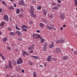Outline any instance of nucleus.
Wrapping results in <instances>:
<instances>
[{
  "mask_svg": "<svg viewBox=\"0 0 77 77\" xmlns=\"http://www.w3.org/2000/svg\"><path fill=\"white\" fill-rule=\"evenodd\" d=\"M19 60H17V65H20L21 63H23V61L22 59L21 58H19Z\"/></svg>",
  "mask_w": 77,
  "mask_h": 77,
  "instance_id": "nucleus-1",
  "label": "nucleus"
},
{
  "mask_svg": "<svg viewBox=\"0 0 77 77\" xmlns=\"http://www.w3.org/2000/svg\"><path fill=\"white\" fill-rule=\"evenodd\" d=\"M22 56H24V57H26L25 55H27V56H29V54L27 52L24 51H22Z\"/></svg>",
  "mask_w": 77,
  "mask_h": 77,
  "instance_id": "nucleus-2",
  "label": "nucleus"
},
{
  "mask_svg": "<svg viewBox=\"0 0 77 77\" xmlns=\"http://www.w3.org/2000/svg\"><path fill=\"white\" fill-rule=\"evenodd\" d=\"M55 53H59L61 51V49L59 48H57L55 49L54 51Z\"/></svg>",
  "mask_w": 77,
  "mask_h": 77,
  "instance_id": "nucleus-3",
  "label": "nucleus"
},
{
  "mask_svg": "<svg viewBox=\"0 0 77 77\" xmlns=\"http://www.w3.org/2000/svg\"><path fill=\"white\" fill-rule=\"evenodd\" d=\"M4 19L5 21H9V18H8V16L6 14H5L4 16Z\"/></svg>",
  "mask_w": 77,
  "mask_h": 77,
  "instance_id": "nucleus-4",
  "label": "nucleus"
},
{
  "mask_svg": "<svg viewBox=\"0 0 77 77\" xmlns=\"http://www.w3.org/2000/svg\"><path fill=\"white\" fill-rule=\"evenodd\" d=\"M34 8H33V6H31L30 8V12L31 14H33V11H34Z\"/></svg>",
  "mask_w": 77,
  "mask_h": 77,
  "instance_id": "nucleus-5",
  "label": "nucleus"
},
{
  "mask_svg": "<svg viewBox=\"0 0 77 77\" xmlns=\"http://www.w3.org/2000/svg\"><path fill=\"white\" fill-rule=\"evenodd\" d=\"M34 48H35V45H32L31 46H30L29 48H28V49L30 50H32V49H33Z\"/></svg>",
  "mask_w": 77,
  "mask_h": 77,
  "instance_id": "nucleus-6",
  "label": "nucleus"
},
{
  "mask_svg": "<svg viewBox=\"0 0 77 77\" xmlns=\"http://www.w3.org/2000/svg\"><path fill=\"white\" fill-rule=\"evenodd\" d=\"M33 37L35 38V39H38V35H37L36 34H34L33 35Z\"/></svg>",
  "mask_w": 77,
  "mask_h": 77,
  "instance_id": "nucleus-7",
  "label": "nucleus"
},
{
  "mask_svg": "<svg viewBox=\"0 0 77 77\" xmlns=\"http://www.w3.org/2000/svg\"><path fill=\"white\" fill-rule=\"evenodd\" d=\"M60 17L62 19H64L65 18V16L64 14H61L60 15Z\"/></svg>",
  "mask_w": 77,
  "mask_h": 77,
  "instance_id": "nucleus-8",
  "label": "nucleus"
},
{
  "mask_svg": "<svg viewBox=\"0 0 77 77\" xmlns=\"http://www.w3.org/2000/svg\"><path fill=\"white\" fill-rule=\"evenodd\" d=\"M51 56L49 55L48 57L47 61H48V62H50V61H51Z\"/></svg>",
  "mask_w": 77,
  "mask_h": 77,
  "instance_id": "nucleus-9",
  "label": "nucleus"
},
{
  "mask_svg": "<svg viewBox=\"0 0 77 77\" xmlns=\"http://www.w3.org/2000/svg\"><path fill=\"white\" fill-rule=\"evenodd\" d=\"M42 21H44V22L45 23V24H47L48 23V22L47 21V20L46 19H45L44 18H43L42 19Z\"/></svg>",
  "mask_w": 77,
  "mask_h": 77,
  "instance_id": "nucleus-10",
  "label": "nucleus"
},
{
  "mask_svg": "<svg viewBox=\"0 0 77 77\" xmlns=\"http://www.w3.org/2000/svg\"><path fill=\"white\" fill-rule=\"evenodd\" d=\"M15 32L16 33H17V34L18 35H19V36H21V33L18 30H16L15 31Z\"/></svg>",
  "mask_w": 77,
  "mask_h": 77,
  "instance_id": "nucleus-11",
  "label": "nucleus"
},
{
  "mask_svg": "<svg viewBox=\"0 0 77 77\" xmlns=\"http://www.w3.org/2000/svg\"><path fill=\"white\" fill-rule=\"evenodd\" d=\"M24 4V1L20 0L19 2V4L20 5H23Z\"/></svg>",
  "mask_w": 77,
  "mask_h": 77,
  "instance_id": "nucleus-12",
  "label": "nucleus"
},
{
  "mask_svg": "<svg viewBox=\"0 0 77 77\" xmlns=\"http://www.w3.org/2000/svg\"><path fill=\"white\" fill-rule=\"evenodd\" d=\"M2 4H3V5H4V6H5L6 7H7V6H8V4H6V2H5L4 1H2Z\"/></svg>",
  "mask_w": 77,
  "mask_h": 77,
  "instance_id": "nucleus-13",
  "label": "nucleus"
},
{
  "mask_svg": "<svg viewBox=\"0 0 77 77\" xmlns=\"http://www.w3.org/2000/svg\"><path fill=\"white\" fill-rule=\"evenodd\" d=\"M64 42L63 41L60 40L57 41H56V43H62V42Z\"/></svg>",
  "mask_w": 77,
  "mask_h": 77,
  "instance_id": "nucleus-14",
  "label": "nucleus"
},
{
  "mask_svg": "<svg viewBox=\"0 0 77 77\" xmlns=\"http://www.w3.org/2000/svg\"><path fill=\"white\" fill-rule=\"evenodd\" d=\"M54 47V43L53 42H52L51 43V44L50 45L49 47L50 48H53Z\"/></svg>",
  "mask_w": 77,
  "mask_h": 77,
  "instance_id": "nucleus-15",
  "label": "nucleus"
},
{
  "mask_svg": "<svg viewBox=\"0 0 77 77\" xmlns=\"http://www.w3.org/2000/svg\"><path fill=\"white\" fill-rule=\"evenodd\" d=\"M46 27L47 28V29H50V30L53 29V27H52L48 25H46Z\"/></svg>",
  "mask_w": 77,
  "mask_h": 77,
  "instance_id": "nucleus-16",
  "label": "nucleus"
},
{
  "mask_svg": "<svg viewBox=\"0 0 77 77\" xmlns=\"http://www.w3.org/2000/svg\"><path fill=\"white\" fill-rule=\"evenodd\" d=\"M68 58V56H64L63 57L62 59L63 60H66Z\"/></svg>",
  "mask_w": 77,
  "mask_h": 77,
  "instance_id": "nucleus-17",
  "label": "nucleus"
},
{
  "mask_svg": "<svg viewBox=\"0 0 77 77\" xmlns=\"http://www.w3.org/2000/svg\"><path fill=\"white\" fill-rule=\"evenodd\" d=\"M43 12L45 16H46L47 14V12L45 11V10H43Z\"/></svg>",
  "mask_w": 77,
  "mask_h": 77,
  "instance_id": "nucleus-18",
  "label": "nucleus"
},
{
  "mask_svg": "<svg viewBox=\"0 0 77 77\" xmlns=\"http://www.w3.org/2000/svg\"><path fill=\"white\" fill-rule=\"evenodd\" d=\"M10 35H11V36H15V33L12 32H11L10 33Z\"/></svg>",
  "mask_w": 77,
  "mask_h": 77,
  "instance_id": "nucleus-19",
  "label": "nucleus"
},
{
  "mask_svg": "<svg viewBox=\"0 0 77 77\" xmlns=\"http://www.w3.org/2000/svg\"><path fill=\"white\" fill-rule=\"evenodd\" d=\"M8 9H9L11 10H14V6H11L10 7H8Z\"/></svg>",
  "mask_w": 77,
  "mask_h": 77,
  "instance_id": "nucleus-20",
  "label": "nucleus"
},
{
  "mask_svg": "<svg viewBox=\"0 0 77 77\" xmlns=\"http://www.w3.org/2000/svg\"><path fill=\"white\" fill-rule=\"evenodd\" d=\"M12 63L13 65H17V62L15 60H13L12 61Z\"/></svg>",
  "mask_w": 77,
  "mask_h": 77,
  "instance_id": "nucleus-21",
  "label": "nucleus"
},
{
  "mask_svg": "<svg viewBox=\"0 0 77 77\" xmlns=\"http://www.w3.org/2000/svg\"><path fill=\"white\" fill-rule=\"evenodd\" d=\"M8 66L9 68H10V69H12V64H8Z\"/></svg>",
  "mask_w": 77,
  "mask_h": 77,
  "instance_id": "nucleus-22",
  "label": "nucleus"
},
{
  "mask_svg": "<svg viewBox=\"0 0 77 77\" xmlns=\"http://www.w3.org/2000/svg\"><path fill=\"white\" fill-rule=\"evenodd\" d=\"M15 26H16V30H21V29H20V27L17 26V25H16Z\"/></svg>",
  "mask_w": 77,
  "mask_h": 77,
  "instance_id": "nucleus-23",
  "label": "nucleus"
},
{
  "mask_svg": "<svg viewBox=\"0 0 77 77\" xmlns=\"http://www.w3.org/2000/svg\"><path fill=\"white\" fill-rule=\"evenodd\" d=\"M4 24H5V22H2L0 24L1 27H3V26H4Z\"/></svg>",
  "mask_w": 77,
  "mask_h": 77,
  "instance_id": "nucleus-24",
  "label": "nucleus"
},
{
  "mask_svg": "<svg viewBox=\"0 0 77 77\" xmlns=\"http://www.w3.org/2000/svg\"><path fill=\"white\" fill-rule=\"evenodd\" d=\"M33 74V77H37V76H36V73L35 72H34Z\"/></svg>",
  "mask_w": 77,
  "mask_h": 77,
  "instance_id": "nucleus-25",
  "label": "nucleus"
},
{
  "mask_svg": "<svg viewBox=\"0 0 77 77\" xmlns=\"http://www.w3.org/2000/svg\"><path fill=\"white\" fill-rule=\"evenodd\" d=\"M8 30H9V31H10V32H11V31H12V28H11V27H8Z\"/></svg>",
  "mask_w": 77,
  "mask_h": 77,
  "instance_id": "nucleus-26",
  "label": "nucleus"
},
{
  "mask_svg": "<svg viewBox=\"0 0 77 77\" xmlns=\"http://www.w3.org/2000/svg\"><path fill=\"white\" fill-rule=\"evenodd\" d=\"M16 13L17 14H18L20 13V9L18 8L17 9Z\"/></svg>",
  "mask_w": 77,
  "mask_h": 77,
  "instance_id": "nucleus-27",
  "label": "nucleus"
},
{
  "mask_svg": "<svg viewBox=\"0 0 77 77\" xmlns=\"http://www.w3.org/2000/svg\"><path fill=\"white\" fill-rule=\"evenodd\" d=\"M57 9H58V8H57V6H55L53 8H52V10L54 9V10H57Z\"/></svg>",
  "mask_w": 77,
  "mask_h": 77,
  "instance_id": "nucleus-28",
  "label": "nucleus"
},
{
  "mask_svg": "<svg viewBox=\"0 0 77 77\" xmlns=\"http://www.w3.org/2000/svg\"><path fill=\"white\" fill-rule=\"evenodd\" d=\"M74 4L75 5V6H77V0H74Z\"/></svg>",
  "mask_w": 77,
  "mask_h": 77,
  "instance_id": "nucleus-29",
  "label": "nucleus"
},
{
  "mask_svg": "<svg viewBox=\"0 0 77 77\" xmlns=\"http://www.w3.org/2000/svg\"><path fill=\"white\" fill-rule=\"evenodd\" d=\"M2 40L3 41H4V42H5L7 40V37H6L5 38H3L2 39Z\"/></svg>",
  "mask_w": 77,
  "mask_h": 77,
  "instance_id": "nucleus-30",
  "label": "nucleus"
},
{
  "mask_svg": "<svg viewBox=\"0 0 77 77\" xmlns=\"http://www.w3.org/2000/svg\"><path fill=\"white\" fill-rule=\"evenodd\" d=\"M40 40L41 41V43H43V42H44V39L43 38H41L40 39Z\"/></svg>",
  "mask_w": 77,
  "mask_h": 77,
  "instance_id": "nucleus-31",
  "label": "nucleus"
},
{
  "mask_svg": "<svg viewBox=\"0 0 77 77\" xmlns=\"http://www.w3.org/2000/svg\"><path fill=\"white\" fill-rule=\"evenodd\" d=\"M39 25L41 27H44V24H43V23H40Z\"/></svg>",
  "mask_w": 77,
  "mask_h": 77,
  "instance_id": "nucleus-32",
  "label": "nucleus"
},
{
  "mask_svg": "<svg viewBox=\"0 0 77 77\" xmlns=\"http://www.w3.org/2000/svg\"><path fill=\"white\" fill-rule=\"evenodd\" d=\"M37 9L38 10H40V9H41V6H38L37 8Z\"/></svg>",
  "mask_w": 77,
  "mask_h": 77,
  "instance_id": "nucleus-33",
  "label": "nucleus"
},
{
  "mask_svg": "<svg viewBox=\"0 0 77 77\" xmlns=\"http://www.w3.org/2000/svg\"><path fill=\"white\" fill-rule=\"evenodd\" d=\"M8 65H12V61L11 60H8Z\"/></svg>",
  "mask_w": 77,
  "mask_h": 77,
  "instance_id": "nucleus-34",
  "label": "nucleus"
},
{
  "mask_svg": "<svg viewBox=\"0 0 77 77\" xmlns=\"http://www.w3.org/2000/svg\"><path fill=\"white\" fill-rule=\"evenodd\" d=\"M22 29L23 32H27V29L25 28Z\"/></svg>",
  "mask_w": 77,
  "mask_h": 77,
  "instance_id": "nucleus-35",
  "label": "nucleus"
},
{
  "mask_svg": "<svg viewBox=\"0 0 77 77\" xmlns=\"http://www.w3.org/2000/svg\"><path fill=\"white\" fill-rule=\"evenodd\" d=\"M28 63L29 64V65H33V63L32 62L30 61H29L28 62Z\"/></svg>",
  "mask_w": 77,
  "mask_h": 77,
  "instance_id": "nucleus-36",
  "label": "nucleus"
},
{
  "mask_svg": "<svg viewBox=\"0 0 77 77\" xmlns=\"http://www.w3.org/2000/svg\"><path fill=\"white\" fill-rule=\"evenodd\" d=\"M47 43L46 42H45L44 44V47H47Z\"/></svg>",
  "mask_w": 77,
  "mask_h": 77,
  "instance_id": "nucleus-37",
  "label": "nucleus"
},
{
  "mask_svg": "<svg viewBox=\"0 0 77 77\" xmlns=\"http://www.w3.org/2000/svg\"><path fill=\"white\" fill-rule=\"evenodd\" d=\"M29 53H33V50H32L30 51H29Z\"/></svg>",
  "mask_w": 77,
  "mask_h": 77,
  "instance_id": "nucleus-38",
  "label": "nucleus"
},
{
  "mask_svg": "<svg viewBox=\"0 0 77 77\" xmlns=\"http://www.w3.org/2000/svg\"><path fill=\"white\" fill-rule=\"evenodd\" d=\"M2 57V59L3 60H5V57H4V56H2V57Z\"/></svg>",
  "mask_w": 77,
  "mask_h": 77,
  "instance_id": "nucleus-39",
  "label": "nucleus"
},
{
  "mask_svg": "<svg viewBox=\"0 0 77 77\" xmlns=\"http://www.w3.org/2000/svg\"><path fill=\"white\" fill-rule=\"evenodd\" d=\"M9 67L8 66V65L6 66H5V69H7V68H9Z\"/></svg>",
  "mask_w": 77,
  "mask_h": 77,
  "instance_id": "nucleus-40",
  "label": "nucleus"
},
{
  "mask_svg": "<svg viewBox=\"0 0 77 77\" xmlns=\"http://www.w3.org/2000/svg\"><path fill=\"white\" fill-rule=\"evenodd\" d=\"M47 50V47H44L43 48V50L44 51H45Z\"/></svg>",
  "mask_w": 77,
  "mask_h": 77,
  "instance_id": "nucleus-41",
  "label": "nucleus"
},
{
  "mask_svg": "<svg viewBox=\"0 0 77 77\" xmlns=\"http://www.w3.org/2000/svg\"><path fill=\"white\" fill-rule=\"evenodd\" d=\"M31 16L32 17H33V18H35V14H33V13H31Z\"/></svg>",
  "mask_w": 77,
  "mask_h": 77,
  "instance_id": "nucleus-42",
  "label": "nucleus"
},
{
  "mask_svg": "<svg viewBox=\"0 0 77 77\" xmlns=\"http://www.w3.org/2000/svg\"><path fill=\"white\" fill-rule=\"evenodd\" d=\"M52 59L53 60H54V61H56V60H57L56 59L54 58H52Z\"/></svg>",
  "mask_w": 77,
  "mask_h": 77,
  "instance_id": "nucleus-43",
  "label": "nucleus"
},
{
  "mask_svg": "<svg viewBox=\"0 0 77 77\" xmlns=\"http://www.w3.org/2000/svg\"><path fill=\"white\" fill-rule=\"evenodd\" d=\"M35 59H38L39 57H38L37 56H35Z\"/></svg>",
  "mask_w": 77,
  "mask_h": 77,
  "instance_id": "nucleus-44",
  "label": "nucleus"
},
{
  "mask_svg": "<svg viewBox=\"0 0 77 77\" xmlns=\"http://www.w3.org/2000/svg\"><path fill=\"white\" fill-rule=\"evenodd\" d=\"M29 24H33V21H29Z\"/></svg>",
  "mask_w": 77,
  "mask_h": 77,
  "instance_id": "nucleus-45",
  "label": "nucleus"
},
{
  "mask_svg": "<svg viewBox=\"0 0 77 77\" xmlns=\"http://www.w3.org/2000/svg\"><path fill=\"white\" fill-rule=\"evenodd\" d=\"M52 6H55L56 5V3L55 2H53L52 3Z\"/></svg>",
  "mask_w": 77,
  "mask_h": 77,
  "instance_id": "nucleus-46",
  "label": "nucleus"
},
{
  "mask_svg": "<svg viewBox=\"0 0 77 77\" xmlns=\"http://www.w3.org/2000/svg\"><path fill=\"white\" fill-rule=\"evenodd\" d=\"M57 7H59V8H60V5L59 4H57Z\"/></svg>",
  "mask_w": 77,
  "mask_h": 77,
  "instance_id": "nucleus-47",
  "label": "nucleus"
},
{
  "mask_svg": "<svg viewBox=\"0 0 77 77\" xmlns=\"http://www.w3.org/2000/svg\"><path fill=\"white\" fill-rule=\"evenodd\" d=\"M19 16L20 17H23L22 14H19Z\"/></svg>",
  "mask_w": 77,
  "mask_h": 77,
  "instance_id": "nucleus-48",
  "label": "nucleus"
},
{
  "mask_svg": "<svg viewBox=\"0 0 77 77\" xmlns=\"http://www.w3.org/2000/svg\"><path fill=\"white\" fill-rule=\"evenodd\" d=\"M44 65H45V66H47V63L46 62H44Z\"/></svg>",
  "mask_w": 77,
  "mask_h": 77,
  "instance_id": "nucleus-49",
  "label": "nucleus"
},
{
  "mask_svg": "<svg viewBox=\"0 0 77 77\" xmlns=\"http://www.w3.org/2000/svg\"><path fill=\"white\" fill-rule=\"evenodd\" d=\"M24 27L26 29H28L27 27V26L25 25H24Z\"/></svg>",
  "mask_w": 77,
  "mask_h": 77,
  "instance_id": "nucleus-50",
  "label": "nucleus"
},
{
  "mask_svg": "<svg viewBox=\"0 0 77 77\" xmlns=\"http://www.w3.org/2000/svg\"><path fill=\"white\" fill-rule=\"evenodd\" d=\"M41 38V35H38V38Z\"/></svg>",
  "mask_w": 77,
  "mask_h": 77,
  "instance_id": "nucleus-51",
  "label": "nucleus"
},
{
  "mask_svg": "<svg viewBox=\"0 0 77 77\" xmlns=\"http://www.w3.org/2000/svg\"><path fill=\"white\" fill-rule=\"evenodd\" d=\"M32 2L33 3H36V1H32Z\"/></svg>",
  "mask_w": 77,
  "mask_h": 77,
  "instance_id": "nucleus-52",
  "label": "nucleus"
},
{
  "mask_svg": "<svg viewBox=\"0 0 77 77\" xmlns=\"http://www.w3.org/2000/svg\"><path fill=\"white\" fill-rule=\"evenodd\" d=\"M50 18H53V15H50Z\"/></svg>",
  "mask_w": 77,
  "mask_h": 77,
  "instance_id": "nucleus-53",
  "label": "nucleus"
},
{
  "mask_svg": "<svg viewBox=\"0 0 77 77\" xmlns=\"http://www.w3.org/2000/svg\"><path fill=\"white\" fill-rule=\"evenodd\" d=\"M17 75L18 77H21V75H18V74H17Z\"/></svg>",
  "mask_w": 77,
  "mask_h": 77,
  "instance_id": "nucleus-54",
  "label": "nucleus"
},
{
  "mask_svg": "<svg viewBox=\"0 0 77 77\" xmlns=\"http://www.w3.org/2000/svg\"><path fill=\"white\" fill-rule=\"evenodd\" d=\"M57 2L58 3H61V1L60 0H57Z\"/></svg>",
  "mask_w": 77,
  "mask_h": 77,
  "instance_id": "nucleus-55",
  "label": "nucleus"
},
{
  "mask_svg": "<svg viewBox=\"0 0 77 77\" xmlns=\"http://www.w3.org/2000/svg\"><path fill=\"white\" fill-rule=\"evenodd\" d=\"M8 49V50H11V47H7Z\"/></svg>",
  "mask_w": 77,
  "mask_h": 77,
  "instance_id": "nucleus-56",
  "label": "nucleus"
},
{
  "mask_svg": "<svg viewBox=\"0 0 77 77\" xmlns=\"http://www.w3.org/2000/svg\"><path fill=\"white\" fill-rule=\"evenodd\" d=\"M20 11H21V12H23V9L20 8Z\"/></svg>",
  "mask_w": 77,
  "mask_h": 77,
  "instance_id": "nucleus-57",
  "label": "nucleus"
},
{
  "mask_svg": "<svg viewBox=\"0 0 77 77\" xmlns=\"http://www.w3.org/2000/svg\"><path fill=\"white\" fill-rule=\"evenodd\" d=\"M36 32H37V33H40V31L39 30H37Z\"/></svg>",
  "mask_w": 77,
  "mask_h": 77,
  "instance_id": "nucleus-58",
  "label": "nucleus"
},
{
  "mask_svg": "<svg viewBox=\"0 0 77 77\" xmlns=\"http://www.w3.org/2000/svg\"><path fill=\"white\" fill-rule=\"evenodd\" d=\"M31 57H33L34 58H35V56H31Z\"/></svg>",
  "mask_w": 77,
  "mask_h": 77,
  "instance_id": "nucleus-59",
  "label": "nucleus"
},
{
  "mask_svg": "<svg viewBox=\"0 0 77 77\" xmlns=\"http://www.w3.org/2000/svg\"><path fill=\"white\" fill-rule=\"evenodd\" d=\"M15 51H18V49H15Z\"/></svg>",
  "mask_w": 77,
  "mask_h": 77,
  "instance_id": "nucleus-60",
  "label": "nucleus"
},
{
  "mask_svg": "<svg viewBox=\"0 0 77 77\" xmlns=\"http://www.w3.org/2000/svg\"><path fill=\"white\" fill-rule=\"evenodd\" d=\"M3 56V54H2V53H0V56L2 57Z\"/></svg>",
  "mask_w": 77,
  "mask_h": 77,
  "instance_id": "nucleus-61",
  "label": "nucleus"
},
{
  "mask_svg": "<svg viewBox=\"0 0 77 77\" xmlns=\"http://www.w3.org/2000/svg\"><path fill=\"white\" fill-rule=\"evenodd\" d=\"M2 12V9H0V12Z\"/></svg>",
  "mask_w": 77,
  "mask_h": 77,
  "instance_id": "nucleus-62",
  "label": "nucleus"
},
{
  "mask_svg": "<svg viewBox=\"0 0 77 77\" xmlns=\"http://www.w3.org/2000/svg\"><path fill=\"white\" fill-rule=\"evenodd\" d=\"M23 26H22V29H24V25H23Z\"/></svg>",
  "mask_w": 77,
  "mask_h": 77,
  "instance_id": "nucleus-63",
  "label": "nucleus"
},
{
  "mask_svg": "<svg viewBox=\"0 0 77 77\" xmlns=\"http://www.w3.org/2000/svg\"><path fill=\"white\" fill-rule=\"evenodd\" d=\"M54 77H58V76H57V75H56Z\"/></svg>",
  "mask_w": 77,
  "mask_h": 77,
  "instance_id": "nucleus-64",
  "label": "nucleus"
}]
</instances>
